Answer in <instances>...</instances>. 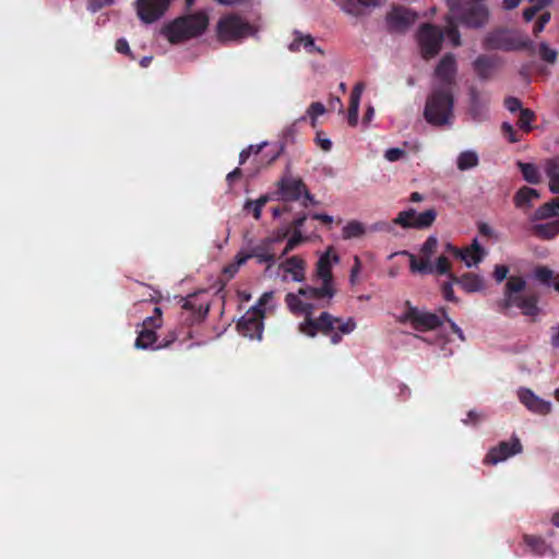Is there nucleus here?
I'll return each mask as SVG.
<instances>
[{
	"mask_svg": "<svg viewBox=\"0 0 559 559\" xmlns=\"http://www.w3.org/2000/svg\"><path fill=\"white\" fill-rule=\"evenodd\" d=\"M338 260L340 258L337 254L331 257L329 251L323 253L319 258L316 267V278L321 280V286L314 287L307 285L305 287H300L299 294L302 295L306 299L325 301V304L322 306H329L336 294L332 273V264L337 263Z\"/></svg>",
	"mask_w": 559,
	"mask_h": 559,
	"instance_id": "obj_1",
	"label": "nucleus"
},
{
	"mask_svg": "<svg viewBox=\"0 0 559 559\" xmlns=\"http://www.w3.org/2000/svg\"><path fill=\"white\" fill-rule=\"evenodd\" d=\"M454 96L451 88L435 87L428 95L424 109L425 120L435 127H443L453 119Z\"/></svg>",
	"mask_w": 559,
	"mask_h": 559,
	"instance_id": "obj_2",
	"label": "nucleus"
},
{
	"mask_svg": "<svg viewBox=\"0 0 559 559\" xmlns=\"http://www.w3.org/2000/svg\"><path fill=\"white\" fill-rule=\"evenodd\" d=\"M526 286L525 281L520 276H512L506 284L504 297L497 301V309L503 314L512 307H518L522 310L524 316H537L539 308L537 307V297L535 295L521 296L518 295L524 290Z\"/></svg>",
	"mask_w": 559,
	"mask_h": 559,
	"instance_id": "obj_3",
	"label": "nucleus"
},
{
	"mask_svg": "<svg viewBox=\"0 0 559 559\" xmlns=\"http://www.w3.org/2000/svg\"><path fill=\"white\" fill-rule=\"evenodd\" d=\"M209 25L205 13L198 12L180 16L166 25L162 33L171 44H178L202 35Z\"/></svg>",
	"mask_w": 559,
	"mask_h": 559,
	"instance_id": "obj_4",
	"label": "nucleus"
},
{
	"mask_svg": "<svg viewBox=\"0 0 559 559\" xmlns=\"http://www.w3.org/2000/svg\"><path fill=\"white\" fill-rule=\"evenodd\" d=\"M356 328V322L353 318H348L343 322L341 318L333 317L331 313L324 311L318 319L312 316L305 318L299 324V331L310 337H314L317 333L330 335L335 329L343 334L352 333Z\"/></svg>",
	"mask_w": 559,
	"mask_h": 559,
	"instance_id": "obj_5",
	"label": "nucleus"
},
{
	"mask_svg": "<svg viewBox=\"0 0 559 559\" xmlns=\"http://www.w3.org/2000/svg\"><path fill=\"white\" fill-rule=\"evenodd\" d=\"M483 46L487 50L516 51L524 49L531 55L535 53V44L533 40L509 29H496L490 32L485 37Z\"/></svg>",
	"mask_w": 559,
	"mask_h": 559,
	"instance_id": "obj_6",
	"label": "nucleus"
},
{
	"mask_svg": "<svg viewBox=\"0 0 559 559\" xmlns=\"http://www.w3.org/2000/svg\"><path fill=\"white\" fill-rule=\"evenodd\" d=\"M255 33L254 26L236 13L223 15L216 25V35L221 43H238Z\"/></svg>",
	"mask_w": 559,
	"mask_h": 559,
	"instance_id": "obj_7",
	"label": "nucleus"
},
{
	"mask_svg": "<svg viewBox=\"0 0 559 559\" xmlns=\"http://www.w3.org/2000/svg\"><path fill=\"white\" fill-rule=\"evenodd\" d=\"M163 324L162 309L159 307L154 308V314L144 319L142 323V330L139 332L135 340L134 346L139 349L147 348H163L169 346L177 338L175 333H170V337L165 342H162L154 346L157 342L156 330Z\"/></svg>",
	"mask_w": 559,
	"mask_h": 559,
	"instance_id": "obj_8",
	"label": "nucleus"
},
{
	"mask_svg": "<svg viewBox=\"0 0 559 559\" xmlns=\"http://www.w3.org/2000/svg\"><path fill=\"white\" fill-rule=\"evenodd\" d=\"M417 41L424 59L429 60L437 56L442 46V31L430 23L423 24L417 32Z\"/></svg>",
	"mask_w": 559,
	"mask_h": 559,
	"instance_id": "obj_9",
	"label": "nucleus"
},
{
	"mask_svg": "<svg viewBox=\"0 0 559 559\" xmlns=\"http://www.w3.org/2000/svg\"><path fill=\"white\" fill-rule=\"evenodd\" d=\"M278 199L286 202L298 201L301 197L313 202V195L307 189L300 177H294L289 173L283 175L277 182Z\"/></svg>",
	"mask_w": 559,
	"mask_h": 559,
	"instance_id": "obj_10",
	"label": "nucleus"
},
{
	"mask_svg": "<svg viewBox=\"0 0 559 559\" xmlns=\"http://www.w3.org/2000/svg\"><path fill=\"white\" fill-rule=\"evenodd\" d=\"M263 319L264 310L261 306H254L239 319L237 330L245 337L261 340L264 329Z\"/></svg>",
	"mask_w": 559,
	"mask_h": 559,
	"instance_id": "obj_11",
	"label": "nucleus"
},
{
	"mask_svg": "<svg viewBox=\"0 0 559 559\" xmlns=\"http://www.w3.org/2000/svg\"><path fill=\"white\" fill-rule=\"evenodd\" d=\"M489 15L486 4L473 0L462 7L455 19L466 27L480 28L487 24Z\"/></svg>",
	"mask_w": 559,
	"mask_h": 559,
	"instance_id": "obj_12",
	"label": "nucleus"
},
{
	"mask_svg": "<svg viewBox=\"0 0 559 559\" xmlns=\"http://www.w3.org/2000/svg\"><path fill=\"white\" fill-rule=\"evenodd\" d=\"M403 321L409 322L411 325L419 332L435 330L442 324V320L439 316L420 311L416 307H412L409 302H407V310L403 316Z\"/></svg>",
	"mask_w": 559,
	"mask_h": 559,
	"instance_id": "obj_13",
	"label": "nucleus"
},
{
	"mask_svg": "<svg viewBox=\"0 0 559 559\" xmlns=\"http://www.w3.org/2000/svg\"><path fill=\"white\" fill-rule=\"evenodd\" d=\"M523 451V447L518 437H512L510 441H501L498 445L489 449L485 455L483 463L485 465H496L507 459L519 454Z\"/></svg>",
	"mask_w": 559,
	"mask_h": 559,
	"instance_id": "obj_14",
	"label": "nucleus"
},
{
	"mask_svg": "<svg viewBox=\"0 0 559 559\" xmlns=\"http://www.w3.org/2000/svg\"><path fill=\"white\" fill-rule=\"evenodd\" d=\"M170 0H136V13L146 24L159 20L168 9Z\"/></svg>",
	"mask_w": 559,
	"mask_h": 559,
	"instance_id": "obj_15",
	"label": "nucleus"
},
{
	"mask_svg": "<svg viewBox=\"0 0 559 559\" xmlns=\"http://www.w3.org/2000/svg\"><path fill=\"white\" fill-rule=\"evenodd\" d=\"M457 72L456 59L453 53H445L436 67L435 75L439 79L441 88H453Z\"/></svg>",
	"mask_w": 559,
	"mask_h": 559,
	"instance_id": "obj_16",
	"label": "nucleus"
},
{
	"mask_svg": "<svg viewBox=\"0 0 559 559\" xmlns=\"http://www.w3.org/2000/svg\"><path fill=\"white\" fill-rule=\"evenodd\" d=\"M418 19V14L404 7H395L386 15L388 27L391 32H405Z\"/></svg>",
	"mask_w": 559,
	"mask_h": 559,
	"instance_id": "obj_17",
	"label": "nucleus"
},
{
	"mask_svg": "<svg viewBox=\"0 0 559 559\" xmlns=\"http://www.w3.org/2000/svg\"><path fill=\"white\" fill-rule=\"evenodd\" d=\"M518 395L521 403L533 413L547 415L551 411V403L540 399L530 389H520Z\"/></svg>",
	"mask_w": 559,
	"mask_h": 559,
	"instance_id": "obj_18",
	"label": "nucleus"
},
{
	"mask_svg": "<svg viewBox=\"0 0 559 559\" xmlns=\"http://www.w3.org/2000/svg\"><path fill=\"white\" fill-rule=\"evenodd\" d=\"M468 95V115L476 122H481L486 120L488 118V99L483 97L475 87H472L469 90Z\"/></svg>",
	"mask_w": 559,
	"mask_h": 559,
	"instance_id": "obj_19",
	"label": "nucleus"
},
{
	"mask_svg": "<svg viewBox=\"0 0 559 559\" xmlns=\"http://www.w3.org/2000/svg\"><path fill=\"white\" fill-rule=\"evenodd\" d=\"M182 309L190 311L191 314L186 321L189 323H195L203 321L210 310V306L207 302L200 301L198 295H189L183 299Z\"/></svg>",
	"mask_w": 559,
	"mask_h": 559,
	"instance_id": "obj_20",
	"label": "nucleus"
},
{
	"mask_svg": "<svg viewBox=\"0 0 559 559\" xmlns=\"http://www.w3.org/2000/svg\"><path fill=\"white\" fill-rule=\"evenodd\" d=\"M276 241H280V238H264L251 249V258H255L259 263H267L269 266L273 265L276 261L273 245Z\"/></svg>",
	"mask_w": 559,
	"mask_h": 559,
	"instance_id": "obj_21",
	"label": "nucleus"
},
{
	"mask_svg": "<svg viewBox=\"0 0 559 559\" xmlns=\"http://www.w3.org/2000/svg\"><path fill=\"white\" fill-rule=\"evenodd\" d=\"M294 40L288 45V49L292 52H299L301 48L307 53H319L324 56V50L317 46L314 38L310 34H302L299 31L294 32Z\"/></svg>",
	"mask_w": 559,
	"mask_h": 559,
	"instance_id": "obj_22",
	"label": "nucleus"
},
{
	"mask_svg": "<svg viewBox=\"0 0 559 559\" xmlns=\"http://www.w3.org/2000/svg\"><path fill=\"white\" fill-rule=\"evenodd\" d=\"M499 64L495 56L479 55L473 62V70L481 81L489 80Z\"/></svg>",
	"mask_w": 559,
	"mask_h": 559,
	"instance_id": "obj_23",
	"label": "nucleus"
},
{
	"mask_svg": "<svg viewBox=\"0 0 559 559\" xmlns=\"http://www.w3.org/2000/svg\"><path fill=\"white\" fill-rule=\"evenodd\" d=\"M450 280L459 284L466 293H476L485 289V280L475 273H465L462 276L450 274Z\"/></svg>",
	"mask_w": 559,
	"mask_h": 559,
	"instance_id": "obj_24",
	"label": "nucleus"
},
{
	"mask_svg": "<svg viewBox=\"0 0 559 559\" xmlns=\"http://www.w3.org/2000/svg\"><path fill=\"white\" fill-rule=\"evenodd\" d=\"M301 297H304V296L301 295ZM285 302H286L287 308L290 310V312H293L294 314H304L305 318L312 316V313L314 311V306L312 304L304 302L300 299L299 292L297 294H294V293L286 294Z\"/></svg>",
	"mask_w": 559,
	"mask_h": 559,
	"instance_id": "obj_25",
	"label": "nucleus"
},
{
	"mask_svg": "<svg viewBox=\"0 0 559 559\" xmlns=\"http://www.w3.org/2000/svg\"><path fill=\"white\" fill-rule=\"evenodd\" d=\"M281 267L286 273L292 274V277L295 282H304L306 278V276H305L306 263H305L304 259H301L298 255H293V257L286 259L282 263Z\"/></svg>",
	"mask_w": 559,
	"mask_h": 559,
	"instance_id": "obj_26",
	"label": "nucleus"
},
{
	"mask_svg": "<svg viewBox=\"0 0 559 559\" xmlns=\"http://www.w3.org/2000/svg\"><path fill=\"white\" fill-rule=\"evenodd\" d=\"M364 87V83L359 82L354 86L350 93L347 120L348 124L352 127H356L358 123L359 104Z\"/></svg>",
	"mask_w": 559,
	"mask_h": 559,
	"instance_id": "obj_27",
	"label": "nucleus"
},
{
	"mask_svg": "<svg viewBox=\"0 0 559 559\" xmlns=\"http://www.w3.org/2000/svg\"><path fill=\"white\" fill-rule=\"evenodd\" d=\"M531 230L538 239L552 240L559 235V217L552 222L535 224Z\"/></svg>",
	"mask_w": 559,
	"mask_h": 559,
	"instance_id": "obj_28",
	"label": "nucleus"
},
{
	"mask_svg": "<svg viewBox=\"0 0 559 559\" xmlns=\"http://www.w3.org/2000/svg\"><path fill=\"white\" fill-rule=\"evenodd\" d=\"M336 4L346 13L352 15L361 14V7H376L379 0H334Z\"/></svg>",
	"mask_w": 559,
	"mask_h": 559,
	"instance_id": "obj_29",
	"label": "nucleus"
},
{
	"mask_svg": "<svg viewBox=\"0 0 559 559\" xmlns=\"http://www.w3.org/2000/svg\"><path fill=\"white\" fill-rule=\"evenodd\" d=\"M462 254L465 259L461 260L465 262L466 266L471 267L472 265L479 263L484 259L486 252L479 245L478 240L474 239L469 247L462 250Z\"/></svg>",
	"mask_w": 559,
	"mask_h": 559,
	"instance_id": "obj_30",
	"label": "nucleus"
},
{
	"mask_svg": "<svg viewBox=\"0 0 559 559\" xmlns=\"http://www.w3.org/2000/svg\"><path fill=\"white\" fill-rule=\"evenodd\" d=\"M538 198L539 192L536 189L524 186L516 191L513 200L516 207L523 209L530 207L531 202Z\"/></svg>",
	"mask_w": 559,
	"mask_h": 559,
	"instance_id": "obj_31",
	"label": "nucleus"
},
{
	"mask_svg": "<svg viewBox=\"0 0 559 559\" xmlns=\"http://www.w3.org/2000/svg\"><path fill=\"white\" fill-rule=\"evenodd\" d=\"M409 257V269L413 273L431 274L435 272L430 259L421 257L417 259L414 254L405 252Z\"/></svg>",
	"mask_w": 559,
	"mask_h": 559,
	"instance_id": "obj_32",
	"label": "nucleus"
},
{
	"mask_svg": "<svg viewBox=\"0 0 559 559\" xmlns=\"http://www.w3.org/2000/svg\"><path fill=\"white\" fill-rule=\"evenodd\" d=\"M518 166L525 181L532 185H538L540 182L542 176L536 165L519 162Z\"/></svg>",
	"mask_w": 559,
	"mask_h": 559,
	"instance_id": "obj_33",
	"label": "nucleus"
},
{
	"mask_svg": "<svg viewBox=\"0 0 559 559\" xmlns=\"http://www.w3.org/2000/svg\"><path fill=\"white\" fill-rule=\"evenodd\" d=\"M437 212L433 209H428L423 213H417L415 211V219L413 221V228L424 229L430 227L436 221Z\"/></svg>",
	"mask_w": 559,
	"mask_h": 559,
	"instance_id": "obj_34",
	"label": "nucleus"
},
{
	"mask_svg": "<svg viewBox=\"0 0 559 559\" xmlns=\"http://www.w3.org/2000/svg\"><path fill=\"white\" fill-rule=\"evenodd\" d=\"M478 155L474 151H464L457 156L456 166L460 170L465 171L478 165Z\"/></svg>",
	"mask_w": 559,
	"mask_h": 559,
	"instance_id": "obj_35",
	"label": "nucleus"
},
{
	"mask_svg": "<svg viewBox=\"0 0 559 559\" xmlns=\"http://www.w3.org/2000/svg\"><path fill=\"white\" fill-rule=\"evenodd\" d=\"M558 216L556 207L552 202H546L542 204L532 215V222L545 221Z\"/></svg>",
	"mask_w": 559,
	"mask_h": 559,
	"instance_id": "obj_36",
	"label": "nucleus"
},
{
	"mask_svg": "<svg viewBox=\"0 0 559 559\" xmlns=\"http://www.w3.org/2000/svg\"><path fill=\"white\" fill-rule=\"evenodd\" d=\"M524 542L536 555H544L548 548L546 542L538 536L524 535Z\"/></svg>",
	"mask_w": 559,
	"mask_h": 559,
	"instance_id": "obj_37",
	"label": "nucleus"
},
{
	"mask_svg": "<svg viewBox=\"0 0 559 559\" xmlns=\"http://www.w3.org/2000/svg\"><path fill=\"white\" fill-rule=\"evenodd\" d=\"M365 234V227L360 222L352 221L343 228V238L352 239L358 238Z\"/></svg>",
	"mask_w": 559,
	"mask_h": 559,
	"instance_id": "obj_38",
	"label": "nucleus"
},
{
	"mask_svg": "<svg viewBox=\"0 0 559 559\" xmlns=\"http://www.w3.org/2000/svg\"><path fill=\"white\" fill-rule=\"evenodd\" d=\"M536 119V115L533 110L528 108H523L520 111V117L518 120V126L520 129L525 132H530L532 130L531 123Z\"/></svg>",
	"mask_w": 559,
	"mask_h": 559,
	"instance_id": "obj_39",
	"label": "nucleus"
},
{
	"mask_svg": "<svg viewBox=\"0 0 559 559\" xmlns=\"http://www.w3.org/2000/svg\"><path fill=\"white\" fill-rule=\"evenodd\" d=\"M269 197L267 195H261L258 200L252 201L248 200L245 204L246 210L252 211V215L255 219H260L262 209L267 203Z\"/></svg>",
	"mask_w": 559,
	"mask_h": 559,
	"instance_id": "obj_40",
	"label": "nucleus"
},
{
	"mask_svg": "<svg viewBox=\"0 0 559 559\" xmlns=\"http://www.w3.org/2000/svg\"><path fill=\"white\" fill-rule=\"evenodd\" d=\"M415 219V210L409 209L407 211H402L399 215L393 219V224L400 225L403 228H413V221Z\"/></svg>",
	"mask_w": 559,
	"mask_h": 559,
	"instance_id": "obj_41",
	"label": "nucleus"
},
{
	"mask_svg": "<svg viewBox=\"0 0 559 559\" xmlns=\"http://www.w3.org/2000/svg\"><path fill=\"white\" fill-rule=\"evenodd\" d=\"M438 239L435 236H429L420 248L421 255L430 259L437 251Z\"/></svg>",
	"mask_w": 559,
	"mask_h": 559,
	"instance_id": "obj_42",
	"label": "nucleus"
},
{
	"mask_svg": "<svg viewBox=\"0 0 559 559\" xmlns=\"http://www.w3.org/2000/svg\"><path fill=\"white\" fill-rule=\"evenodd\" d=\"M539 57L542 60L548 63H555L557 60V51L550 48L546 43L539 44Z\"/></svg>",
	"mask_w": 559,
	"mask_h": 559,
	"instance_id": "obj_43",
	"label": "nucleus"
},
{
	"mask_svg": "<svg viewBox=\"0 0 559 559\" xmlns=\"http://www.w3.org/2000/svg\"><path fill=\"white\" fill-rule=\"evenodd\" d=\"M304 240H305V237H302L300 230H295L293 236L288 239L281 257L288 254L292 250H294L296 247H298Z\"/></svg>",
	"mask_w": 559,
	"mask_h": 559,
	"instance_id": "obj_44",
	"label": "nucleus"
},
{
	"mask_svg": "<svg viewBox=\"0 0 559 559\" xmlns=\"http://www.w3.org/2000/svg\"><path fill=\"white\" fill-rule=\"evenodd\" d=\"M554 272L547 266H537L534 271V276L537 281L543 284L549 285L550 280L552 278Z\"/></svg>",
	"mask_w": 559,
	"mask_h": 559,
	"instance_id": "obj_45",
	"label": "nucleus"
},
{
	"mask_svg": "<svg viewBox=\"0 0 559 559\" xmlns=\"http://www.w3.org/2000/svg\"><path fill=\"white\" fill-rule=\"evenodd\" d=\"M324 111H325V107L322 103L314 102L309 106V108L307 109V115L311 118L312 127L316 126L317 117L323 115Z\"/></svg>",
	"mask_w": 559,
	"mask_h": 559,
	"instance_id": "obj_46",
	"label": "nucleus"
},
{
	"mask_svg": "<svg viewBox=\"0 0 559 559\" xmlns=\"http://www.w3.org/2000/svg\"><path fill=\"white\" fill-rule=\"evenodd\" d=\"M445 34L454 47L461 46V34L457 29V26L453 24L451 21H449Z\"/></svg>",
	"mask_w": 559,
	"mask_h": 559,
	"instance_id": "obj_47",
	"label": "nucleus"
},
{
	"mask_svg": "<svg viewBox=\"0 0 559 559\" xmlns=\"http://www.w3.org/2000/svg\"><path fill=\"white\" fill-rule=\"evenodd\" d=\"M433 269L439 274H448L449 276H450V274H452L450 272L451 263H450L449 259L445 255H440L437 259V262H436V265L433 266Z\"/></svg>",
	"mask_w": 559,
	"mask_h": 559,
	"instance_id": "obj_48",
	"label": "nucleus"
},
{
	"mask_svg": "<svg viewBox=\"0 0 559 559\" xmlns=\"http://www.w3.org/2000/svg\"><path fill=\"white\" fill-rule=\"evenodd\" d=\"M547 4H543V2H537L532 4L530 8H526L523 11V19L525 22H531L535 15L540 12Z\"/></svg>",
	"mask_w": 559,
	"mask_h": 559,
	"instance_id": "obj_49",
	"label": "nucleus"
},
{
	"mask_svg": "<svg viewBox=\"0 0 559 559\" xmlns=\"http://www.w3.org/2000/svg\"><path fill=\"white\" fill-rule=\"evenodd\" d=\"M545 173L549 180L559 176V160L557 158L548 159L545 164Z\"/></svg>",
	"mask_w": 559,
	"mask_h": 559,
	"instance_id": "obj_50",
	"label": "nucleus"
},
{
	"mask_svg": "<svg viewBox=\"0 0 559 559\" xmlns=\"http://www.w3.org/2000/svg\"><path fill=\"white\" fill-rule=\"evenodd\" d=\"M501 130H502L504 136L508 138L510 143H515L519 141L513 126L510 124L509 122H503L501 126Z\"/></svg>",
	"mask_w": 559,
	"mask_h": 559,
	"instance_id": "obj_51",
	"label": "nucleus"
},
{
	"mask_svg": "<svg viewBox=\"0 0 559 559\" xmlns=\"http://www.w3.org/2000/svg\"><path fill=\"white\" fill-rule=\"evenodd\" d=\"M504 106L511 112L521 111V109H523L521 100L513 96H509L504 99Z\"/></svg>",
	"mask_w": 559,
	"mask_h": 559,
	"instance_id": "obj_52",
	"label": "nucleus"
},
{
	"mask_svg": "<svg viewBox=\"0 0 559 559\" xmlns=\"http://www.w3.org/2000/svg\"><path fill=\"white\" fill-rule=\"evenodd\" d=\"M405 155V151L397 147H392L385 151L384 157L390 162H396Z\"/></svg>",
	"mask_w": 559,
	"mask_h": 559,
	"instance_id": "obj_53",
	"label": "nucleus"
},
{
	"mask_svg": "<svg viewBox=\"0 0 559 559\" xmlns=\"http://www.w3.org/2000/svg\"><path fill=\"white\" fill-rule=\"evenodd\" d=\"M508 273H509V267L507 265L497 264L495 266L493 277H495L496 282L501 283L502 281H504L507 278Z\"/></svg>",
	"mask_w": 559,
	"mask_h": 559,
	"instance_id": "obj_54",
	"label": "nucleus"
},
{
	"mask_svg": "<svg viewBox=\"0 0 559 559\" xmlns=\"http://www.w3.org/2000/svg\"><path fill=\"white\" fill-rule=\"evenodd\" d=\"M114 0H90L87 4V9L92 12H97L100 9L110 5Z\"/></svg>",
	"mask_w": 559,
	"mask_h": 559,
	"instance_id": "obj_55",
	"label": "nucleus"
},
{
	"mask_svg": "<svg viewBox=\"0 0 559 559\" xmlns=\"http://www.w3.org/2000/svg\"><path fill=\"white\" fill-rule=\"evenodd\" d=\"M452 284H453V282L451 281L450 283H444L442 285V295L445 300L456 302L457 298L454 295Z\"/></svg>",
	"mask_w": 559,
	"mask_h": 559,
	"instance_id": "obj_56",
	"label": "nucleus"
},
{
	"mask_svg": "<svg viewBox=\"0 0 559 559\" xmlns=\"http://www.w3.org/2000/svg\"><path fill=\"white\" fill-rule=\"evenodd\" d=\"M323 135L324 133L322 131L318 132L316 142L324 152H329L332 148V142L330 139L324 138Z\"/></svg>",
	"mask_w": 559,
	"mask_h": 559,
	"instance_id": "obj_57",
	"label": "nucleus"
},
{
	"mask_svg": "<svg viewBox=\"0 0 559 559\" xmlns=\"http://www.w3.org/2000/svg\"><path fill=\"white\" fill-rule=\"evenodd\" d=\"M360 269H361V261L357 255H355L354 265L352 266L350 275H349L350 284H353V285L356 284V281H357L356 278H357L358 273L360 272Z\"/></svg>",
	"mask_w": 559,
	"mask_h": 559,
	"instance_id": "obj_58",
	"label": "nucleus"
},
{
	"mask_svg": "<svg viewBox=\"0 0 559 559\" xmlns=\"http://www.w3.org/2000/svg\"><path fill=\"white\" fill-rule=\"evenodd\" d=\"M115 48L120 53L131 55L130 46H129L128 41L124 38H119L116 41Z\"/></svg>",
	"mask_w": 559,
	"mask_h": 559,
	"instance_id": "obj_59",
	"label": "nucleus"
},
{
	"mask_svg": "<svg viewBox=\"0 0 559 559\" xmlns=\"http://www.w3.org/2000/svg\"><path fill=\"white\" fill-rule=\"evenodd\" d=\"M550 345L559 348V323L550 328Z\"/></svg>",
	"mask_w": 559,
	"mask_h": 559,
	"instance_id": "obj_60",
	"label": "nucleus"
},
{
	"mask_svg": "<svg viewBox=\"0 0 559 559\" xmlns=\"http://www.w3.org/2000/svg\"><path fill=\"white\" fill-rule=\"evenodd\" d=\"M241 177H242V170L239 167H237L226 176V181H227L228 186L231 187L234 185V182L236 180L240 179Z\"/></svg>",
	"mask_w": 559,
	"mask_h": 559,
	"instance_id": "obj_61",
	"label": "nucleus"
},
{
	"mask_svg": "<svg viewBox=\"0 0 559 559\" xmlns=\"http://www.w3.org/2000/svg\"><path fill=\"white\" fill-rule=\"evenodd\" d=\"M484 418V416L475 411H469L467 413V418L464 419V423L465 424H473V425H476L478 424L481 419Z\"/></svg>",
	"mask_w": 559,
	"mask_h": 559,
	"instance_id": "obj_62",
	"label": "nucleus"
},
{
	"mask_svg": "<svg viewBox=\"0 0 559 559\" xmlns=\"http://www.w3.org/2000/svg\"><path fill=\"white\" fill-rule=\"evenodd\" d=\"M451 14L456 17L457 12L462 9L463 5H461L460 0H447Z\"/></svg>",
	"mask_w": 559,
	"mask_h": 559,
	"instance_id": "obj_63",
	"label": "nucleus"
},
{
	"mask_svg": "<svg viewBox=\"0 0 559 559\" xmlns=\"http://www.w3.org/2000/svg\"><path fill=\"white\" fill-rule=\"evenodd\" d=\"M549 190L559 193V175L549 180Z\"/></svg>",
	"mask_w": 559,
	"mask_h": 559,
	"instance_id": "obj_64",
	"label": "nucleus"
}]
</instances>
